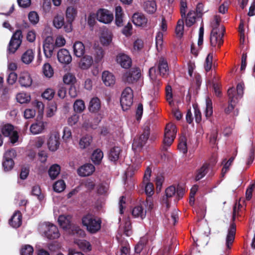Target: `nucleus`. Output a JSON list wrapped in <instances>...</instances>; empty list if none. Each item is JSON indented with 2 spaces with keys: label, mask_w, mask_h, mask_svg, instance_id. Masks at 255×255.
I'll return each instance as SVG.
<instances>
[{
  "label": "nucleus",
  "mask_w": 255,
  "mask_h": 255,
  "mask_svg": "<svg viewBox=\"0 0 255 255\" xmlns=\"http://www.w3.org/2000/svg\"><path fill=\"white\" fill-rule=\"evenodd\" d=\"M221 18L219 15H215L211 22L212 29L210 34V43L212 46L220 47L223 43V37L225 28L220 24Z\"/></svg>",
  "instance_id": "obj_1"
},
{
  "label": "nucleus",
  "mask_w": 255,
  "mask_h": 255,
  "mask_svg": "<svg viewBox=\"0 0 255 255\" xmlns=\"http://www.w3.org/2000/svg\"><path fill=\"white\" fill-rule=\"evenodd\" d=\"M59 225L66 231L69 234L74 235H77L81 237H83L85 235L84 230L80 228L79 227L73 225L71 223V216L70 215H60L58 220Z\"/></svg>",
  "instance_id": "obj_2"
},
{
  "label": "nucleus",
  "mask_w": 255,
  "mask_h": 255,
  "mask_svg": "<svg viewBox=\"0 0 255 255\" xmlns=\"http://www.w3.org/2000/svg\"><path fill=\"white\" fill-rule=\"evenodd\" d=\"M82 223L89 232L95 234L100 230L102 221L99 217L92 214H88L83 217Z\"/></svg>",
  "instance_id": "obj_3"
},
{
  "label": "nucleus",
  "mask_w": 255,
  "mask_h": 255,
  "mask_svg": "<svg viewBox=\"0 0 255 255\" xmlns=\"http://www.w3.org/2000/svg\"><path fill=\"white\" fill-rule=\"evenodd\" d=\"M236 94L235 90L233 88L229 89L228 91V94L229 97V104L227 108L225 109L226 113H229L234 108L235 104L238 102V99L241 98L244 93V84L239 83L237 86Z\"/></svg>",
  "instance_id": "obj_4"
},
{
  "label": "nucleus",
  "mask_w": 255,
  "mask_h": 255,
  "mask_svg": "<svg viewBox=\"0 0 255 255\" xmlns=\"http://www.w3.org/2000/svg\"><path fill=\"white\" fill-rule=\"evenodd\" d=\"M168 66L166 60L161 57L158 61V71L155 67L150 68L149 70V75L150 79L155 82H158L159 80L158 78V75L164 76L168 74Z\"/></svg>",
  "instance_id": "obj_5"
},
{
  "label": "nucleus",
  "mask_w": 255,
  "mask_h": 255,
  "mask_svg": "<svg viewBox=\"0 0 255 255\" xmlns=\"http://www.w3.org/2000/svg\"><path fill=\"white\" fill-rule=\"evenodd\" d=\"M16 156V152L15 149L11 148L5 152L3 154L2 166L5 171L11 170L14 163L13 159Z\"/></svg>",
  "instance_id": "obj_6"
},
{
  "label": "nucleus",
  "mask_w": 255,
  "mask_h": 255,
  "mask_svg": "<svg viewBox=\"0 0 255 255\" xmlns=\"http://www.w3.org/2000/svg\"><path fill=\"white\" fill-rule=\"evenodd\" d=\"M121 105L124 111L127 110L133 103V92L129 87H127L122 92Z\"/></svg>",
  "instance_id": "obj_7"
},
{
  "label": "nucleus",
  "mask_w": 255,
  "mask_h": 255,
  "mask_svg": "<svg viewBox=\"0 0 255 255\" xmlns=\"http://www.w3.org/2000/svg\"><path fill=\"white\" fill-rule=\"evenodd\" d=\"M177 132L175 125L172 123L168 124L165 129L163 143L164 146H169L172 143Z\"/></svg>",
  "instance_id": "obj_8"
},
{
  "label": "nucleus",
  "mask_w": 255,
  "mask_h": 255,
  "mask_svg": "<svg viewBox=\"0 0 255 255\" xmlns=\"http://www.w3.org/2000/svg\"><path fill=\"white\" fill-rule=\"evenodd\" d=\"M67 23L64 26V30L66 32H70L72 30V22L75 20L77 15V9L76 7L68 6L65 12Z\"/></svg>",
  "instance_id": "obj_9"
},
{
  "label": "nucleus",
  "mask_w": 255,
  "mask_h": 255,
  "mask_svg": "<svg viewBox=\"0 0 255 255\" xmlns=\"http://www.w3.org/2000/svg\"><path fill=\"white\" fill-rule=\"evenodd\" d=\"M149 132L148 129L145 130L143 133L136 136L132 143V148L135 152L140 151L148 138Z\"/></svg>",
  "instance_id": "obj_10"
},
{
  "label": "nucleus",
  "mask_w": 255,
  "mask_h": 255,
  "mask_svg": "<svg viewBox=\"0 0 255 255\" xmlns=\"http://www.w3.org/2000/svg\"><path fill=\"white\" fill-rule=\"evenodd\" d=\"M22 32L20 30H16L13 34L9 43L8 51L13 53L18 48L22 41Z\"/></svg>",
  "instance_id": "obj_11"
},
{
  "label": "nucleus",
  "mask_w": 255,
  "mask_h": 255,
  "mask_svg": "<svg viewBox=\"0 0 255 255\" xmlns=\"http://www.w3.org/2000/svg\"><path fill=\"white\" fill-rule=\"evenodd\" d=\"M1 132L3 135L9 137L12 143H15L18 139L17 131L14 129L13 126L10 124L4 125L1 128Z\"/></svg>",
  "instance_id": "obj_12"
},
{
  "label": "nucleus",
  "mask_w": 255,
  "mask_h": 255,
  "mask_svg": "<svg viewBox=\"0 0 255 255\" xmlns=\"http://www.w3.org/2000/svg\"><path fill=\"white\" fill-rule=\"evenodd\" d=\"M97 20L105 24H109L113 20V13L108 9L105 8L99 9L96 13Z\"/></svg>",
  "instance_id": "obj_13"
},
{
  "label": "nucleus",
  "mask_w": 255,
  "mask_h": 255,
  "mask_svg": "<svg viewBox=\"0 0 255 255\" xmlns=\"http://www.w3.org/2000/svg\"><path fill=\"white\" fill-rule=\"evenodd\" d=\"M141 77V71L139 68H132L126 72L124 78L126 82L129 84L134 83L137 82Z\"/></svg>",
  "instance_id": "obj_14"
},
{
  "label": "nucleus",
  "mask_w": 255,
  "mask_h": 255,
  "mask_svg": "<svg viewBox=\"0 0 255 255\" xmlns=\"http://www.w3.org/2000/svg\"><path fill=\"white\" fill-rule=\"evenodd\" d=\"M44 234L49 239H55L60 237V233L56 226L49 223H46Z\"/></svg>",
  "instance_id": "obj_15"
},
{
  "label": "nucleus",
  "mask_w": 255,
  "mask_h": 255,
  "mask_svg": "<svg viewBox=\"0 0 255 255\" xmlns=\"http://www.w3.org/2000/svg\"><path fill=\"white\" fill-rule=\"evenodd\" d=\"M54 40L52 36H47L43 41V48L45 56L47 58L52 56L55 48Z\"/></svg>",
  "instance_id": "obj_16"
},
{
  "label": "nucleus",
  "mask_w": 255,
  "mask_h": 255,
  "mask_svg": "<svg viewBox=\"0 0 255 255\" xmlns=\"http://www.w3.org/2000/svg\"><path fill=\"white\" fill-rule=\"evenodd\" d=\"M143 160L142 157L138 155H135L131 160V163L129 165L126 172L127 176H132L134 171L137 170Z\"/></svg>",
  "instance_id": "obj_17"
},
{
  "label": "nucleus",
  "mask_w": 255,
  "mask_h": 255,
  "mask_svg": "<svg viewBox=\"0 0 255 255\" xmlns=\"http://www.w3.org/2000/svg\"><path fill=\"white\" fill-rule=\"evenodd\" d=\"M57 58L60 63L65 65L70 64L72 60L69 51L65 48H61L58 51Z\"/></svg>",
  "instance_id": "obj_18"
},
{
  "label": "nucleus",
  "mask_w": 255,
  "mask_h": 255,
  "mask_svg": "<svg viewBox=\"0 0 255 255\" xmlns=\"http://www.w3.org/2000/svg\"><path fill=\"white\" fill-rule=\"evenodd\" d=\"M18 82L22 87H30L32 83L30 73L27 71L21 72L19 75Z\"/></svg>",
  "instance_id": "obj_19"
},
{
  "label": "nucleus",
  "mask_w": 255,
  "mask_h": 255,
  "mask_svg": "<svg viewBox=\"0 0 255 255\" xmlns=\"http://www.w3.org/2000/svg\"><path fill=\"white\" fill-rule=\"evenodd\" d=\"M132 22L136 26L145 27L147 25V19L141 13H135L132 16Z\"/></svg>",
  "instance_id": "obj_20"
},
{
  "label": "nucleus",
  "mask_w": 255,
  "mask_h": 255,
  "mask_svg": "<svg viewBox=\"0 0 255 255\" xmlns=\"http://www.w3.org/2000/svg\"><path fill=\"white\" fill-rule=\"evenodd\" d=\"M236 234V226L232 224L228 230V234L226 239V247L227 250L231 248V246L234 241Z\"/></svg>",
  "instance_id": "obj_21"
},
{
  "label": "nucleus",
  "mask_w": 255,
  "mask_h": 255,
  "mask_svg": "<svg viewBox=\"0 0 255 255\" xmlns=\"http://www.w3.org/2000/svg\"><path fill=\"white\" fill-rule=\"evenodd\" d=\"M47 144L50 150L56 151L60 144L59 133H55L51 134L48 139Z\"/></svg>",
  "instance_id": "obj_22"
},
{
  "label": "nucleus",
  "mask_w": 255,
  "mask_h": 255,
  "mask_svg": "<svg viewBox=\"0 0 255 255\" xmlns=\"http://www.w3.org/2000/svg\"><path fill=\"white\" fill-rule=\"evenodd\" d=\"M117 61L124 68H128L131 64V59L125 54H118L117 57Z\"/></svg>",
  "instance_id": "obj_23"
},
{
  "label": "nucleus",
  "mask_w": 255,
  "mask_h": 255,
  "mask_svg": "<svg viewBox=\"0 0 255 255\" xmlns=\"http://www.w3.org/2000/svg\"><path fill=\"white\" fill-rule=\"evenodd\" d=\"M95 167L92 164H86L78 170V173L81 176H89L95 171Z\"/></svg>",
  "instance_id": "obj_24"
},
{
  "label": "nucleus",
  "mask_w": 255,
  "mask_h": 255,
  "mask_svg": "<svg viewBox=\"0 0 255 255\" xmlns=\"http://www.w3.org/2000/svg\"><path fill=\"white\" fill-rule=\"evenodd\" d=\"M22 223V216L18 211L15 212L11 219L9 220V224L14 228L19 227Z\"/></svg>",
  "instance_id": "obj_25"
},
{
  "label": "nucleus",
  "mask_w": 255,
  "mask_h": 255,
  "mask_svg": "<svg viewBox=\"0 0 255 255\" xmlns=\"http://www.w3.org/2000/svg\"><path fill=\"white\" fill-rule=\"evenodd\" d=\"M93 63V57L91 56L86 55L84 56L79 63V67L83 70L89 69Z\"/></svg>",
  "instance_id": "obj_26"
},
{
  "label": "nucleus",
  "mask_w": 255,
  "mask_h": 255,
  "mask_svg": "<svg viewBox=\"0 0 255 255\" xmlns=\"http://www.w3.org/2000/svg\"><path fill=\"white\" fill-rule=\"evenodd\" d=\"M47 125V123L43 121H39L30 126V131L33 134H38L42 132L45 127Z\"/></svg>",
  "instance_id": "obj_27"
},
{
  "label": "nucleus",
  "mask_w": 255,
  "mask_h": 255,
  "mask_svg": "<svg viewBox=\"0 0 255 255\" xmlns=\"http://www.w3.org/2000/svg\"><path fill=\"white\" fill-rule=\"evenodd\" d=\"M73 48L74 53L76 57H81L85 53V46L81 41H76L73 44Z\"/></svg>",
  "instance_id": "obj_28"
},
{
  "label": "nucleus",
  "mask_w": 255,
  "mask_h": 255,
  "mask_svg": "<svg viewBox=\"0 0 255 255\" xmlns=\"http://www.w3.org/2000/svg\"><path fill=\"white\" fill-rule=\"evenodd\" d=\"M122 150L119 146H115L112 148L109 154V158L110 160L115 162L117 161L121 156Z\"/></svg>",
  "instance_id": "obj_29"
},
{
  "label": "nucleus",
  "mask_w": 255,
  "mask_h": 255,
  "mask_svg": "<svg viewBox=\"0 0 255 255\" xmlns=\"http://www.w3.org/2000/svg\"><path fill=\"white\" fill-rule=\"evenodd\" d=\"M65 19L62 13H57L53 18V25L57 29H60L62 27H64Z\"/></svg>",
  "instance_id": "obj_30"
},
{
  "label": "nucleus",
  "mask_w": 255,
  "mask_h": 255,
  "mask_svg": "<svg viewBox=\"0 0 255 255\" xmlns=\"http://www.w3.org/2000/svg\"><path fill=\"white\" fill-rule=\"evenodd\" d=\"M101 108V102L97 97L91 99L89 102L88 109L90 112L97 113Z\"/></svg>",
  "instance_id": "obj_31"
},
{
  "label": "nucleus",
  "mask_w": 255,
  "mask_h": 255,
  "mask_svg": "<svg viewBox=\"0 0 255 255\" xmlns=\"http://www.w3.org/2000/svg\"><path fill=\"white\" fill-rule=\"evenodd\" d=\"M102 80L106 86H110L114 84L115 78L112 73L104 71L102 74Z\"/></svg>",
  "instance_id": "obj_32"
},
{
  "label": "nucleus",
  "mask_w": 255,
  "mask_h": 255,
  "mask_svg": "<svg viewBox=\"0 0 255 255\" xmlns=\"http://www.w3.org/2000/svg\"><path fill=\"white\" fill-rule=\"evenodd\" d=\"M34 52L32 49H28L24 52L21 57L22 62L25 64H29L34 59Z\"/></svg>",
  "instance_id": "obj_33"
},
{
  "label": "nucleus",
  "mask_w": 255,
  "mask_h": 255,
  "mask_svg": "<svg viewBox=\"0 0 255 255\" xmlns=\"http://www.w3.org/2000/svg\"><path fill=\"white\" fill-rule=\"evenodd\" d=\"M61 167L57 164L52 165L48 170V175L51 180L55 179L60 174Z\"/></svg>",
  "instance_id": "obj_34"
},
{
  "label": "nucleus",
  "mask_w": 255,
  "mask_h": 255,
  "mask_svg": "<svg viewBox=\"0 0 255 255\" xmlns=\"http://www.w3.org/2000/svg\"><path fill=\"white\" fill-rule=\"evenodd\" d=\"M143 7L144 10L149 13H153L157 8L155 1L152 0L145 1L143 4Z\"/></svg>",
  "instance_id": "obj_35"
},
{
  "label": "nucleus",
  "mask_w": 255,
  "mask_h": 255,
  "mask_svg": "<svg viewBox=\"0 0 255 255\" xmlns=\"http://www.w3.org/2000/svg\"><path fill=\"white\" fill-rule=\"evenodd\" d=\"M112 40V34L108 31H103L100 37L101 43L104 46L109 45Z\"/></svg>",
  "instance_id": "obj_36"
},
{
  "label": "nucleus",
  "mask_w": 255,
  "mask_h": 255,
  "mask_svg": "<svg viewBox=\"0 0 255 255\" xmlns=\"http://www.w3.org/2000/svg\"><path fill=\"white\" fill-rule=\"evenodd\" d=\"M92 141V136L89 135H86L82 136L79 142L80 148L81 149L87 148L89 146Z\"/></svg>",
  "instance_id": "obj_37"
},
{
  "label": "nucleus",
  "mask_w": 255,
  "mask_h": 255,
  "mask_svg": "<svg viewBox=\"0 0 255 255\" xmlns=\"http://www.w3.org/2000/svg\"><path fill=\"white\" fill-rule=\"evenodd\" d=\"M132 214L133 216L135 218L143 219L145 217L146 211H145L141 206H137L132 210Z\"/></svg>",
  "instance_id": "obj_38"
},
{
  "label": "nucleus",
  "mask_w": 255,
  "mask_h": 255,
  "mask_svg": "<svg viewBox=\"0 0 255 255\" xmlns=\"http://www.w3.org/2000/svg\"><path fill=\"white\" fill-rule=\"evenodd\" d=\"M185 22L186 26L190 27L194 24L196 21V13L194 10L188 12L187 16H185Z\"/></svg>",
  "instance_id": "obj_39"
},
{
  "label": "nucleus",
  "mask_w": 255,
  "mask_h": 255,
  "mask_svg": "<svg viewBox=\"0 0 255 255\" xmlns=\"http://www.w3.org/2000/svg\"><path fill=\"white\" fill-rule=\"evenodd\" d=\"M74 243L83 251H89L91 250L92 248L90 244L85 240L76 239Z\"/></svg>",
  "instance_id": "obj_40"
},
{
  "label": "nucleus",
  "mask_w": 255,
  "mask_h": 255,
  "mask_svg": "<svg viewBox=\"0 0 255 255\" xmlns=\"http://www.w3.org/2000/svg\"><path fill=\"white\" fill-rule=\"evenodd\" d=\"M16 99L17 101L20 104L27 103L30 101V96L25 93H19L17 94Z\"/></svg>",
  "instance_id": "obj_41"
},
{
  "label": "nucleus",
  "mask_w": 255,
  "mask_h": 255,
  "mask_svg": "<svg viewBox=\"0 0 255 255\" xmlns=\"http://www.w3.org/2000/svg\"><path fill=\"white\" fill-rule=\"evenodd\" d=\"M120 230L123 232L124 234L128 237L131 235V224L128 219L125 221L124 225L121 226Z\"/></svg>",
  "instance_id": "obj_42"
},
{
  "label": "nucleus",
  "mask_w": 255,
  "mask_h": 255,
  "mask_svg": "<svg viewBox=\"0 0 255 255\" xmlns=\"http://www.w3.org/2000/svg\"><path fill=\"white\" fill-rule=\"evenodd\" d=\"M65 188L66 184L63 180H59L56 181L53 185V190L57 193L62 192Z\"/></svg>",
  "instance_id": "obj_43"
},
{
  "label": "nucleus",
  "mask_w": 255,
  "mask_h": 255,
  "mask_svg": "<svg viewBox=\"0 0 255 255\" xmlns=\"http://www.w3.org/2000/svg\"><path fill=\"white\" fill-rule=\"evenodd\" d=\"M94 55L95 60L96 62H100L105 55L104 49L101 47H97L95 48Z\"/></svg>",
  "instance_id": "obj_44"
},
{
  "label": "nucleus",
  "mask_w": 255,
  "mask_h": 255,
  "mask_svg": "<svg viewBox=\"0 0 255 255\" xmlns=\"http://www.w3.org/2000/svg\"><path fill=\"white\" fill-rule=\"evenodd\" d=\"M179 151L183 153H186L187 152V140L185 136L182 135L179 138V142L178 146Z\"/></svg>",
  "instance_id": "obj_45"
},
{
  "label": "nucleus",
  "mask_w": 255,
  "mask_h": 255,
  "mask_svg": "<svg viewBox=\"0 0 255 255\" xmlns=\"http://www.w3.org/2000/svg\"><path fill=\"white\" fill-rule=\"evenodd\" d=\"M103 157V153L100 149L95 150L91 156L92 160L96 164H98L100 162Z\"/></svg>",
  "instance_id": "obj_46"
},
{
  "label": "nucleus",
  "mask_w": 255,
  "mask_h": 255,
  "mask_svg": "<svg viewBox=\"0 0 255 255\" xmlns=\"http://www.w3.org/2000/svg\"><path fill=\"white\" fill-rule=\"evenodd\" d=\"M178 213L179 211L178 210H174L170 215H166V218L169 224L175 225L178 218Z\"/></svg>",
  "instance_id": "obj_47"
},
{
  "label": "nucleus",
  "mask_w": 255,
  "mask_h": 255,
  "mask_svg": "<svg viewBox=\"0 0 255 255\" xmlns=\"http://www.w3.org/2000/svg\"><path fill=\"white\" fill-rule=\"evenodd\" d=\"M42 71L44 75L47 78H51L53 75V69L48 63L44 64L42 67Z\"/></svg>",
  "instance_id": "obj_48"
},
{
  "label": "nucleus",
  "mask_w": 255,
  "mask_h": 255,
  "mask_svg": "<svg viewBox=\"0 0 255 255\" xmlns=\"http://www.w3.org/2000/svg\"><path fill=\"white\" fill-rule=\"evenodd\" d=\"M74 110L76 113H82L85 109L84 102L82 100H76L73 106Z\"/></svg>",
  "instance_id": "obj_49"
},
{
  "label": "nucleus",
  "mask_w": 255,
  "mask_h": 255,
  "mask_svg": "<svg viewBox=\"0 0 255 255\" xmlns=\"http://www.w3.org/2000/svg\"><path fill=\"white\" fill-rule=\"evenodd\" d=\"M184 32V21L183 19H179L175 28V33L176 36L179 38L183 35Z\"/></svg>",
  "instance_id": "obj_50"
},
{
  "label": "nucleus",
  "mask_w": 255,
  "mask_h": 255,
  "mask_svg": "<svg viewBox=\"0 0 255 255\" xmlns=\"http://www.w3.org/2000/svg\"><path fill=\"white\" fill-rule=\"evenodd\" d=\"M208 167V165L207 164H204L203 166L197 171L195 179L199 180L202 178L207 173V169Z\"/></svg>",
  "instance_id": "obj_51"
},
{
  "label": "nucleus",
  "mask_w": 255,
  "mask_h": 255,
  "mask_svg": "<svg viewBox=\"0 0 255 255\" xmlns=\"http://www.w3.org/2000/svg\"><path fill=\"white\" fill-rule=\"evenodd\" d=\"M32 193L33 195L37 196L40 201H42L44 199L45 196L41 193L40 188L38 185L33 187Z\"/></svg>",
  "instance_id": "obj_52"
},
{
  "label": "nucleus",
  "mask_w": 255,
  "mask_h": 255,
  "mask_svg": "<svg viewBox=\"0 0 255 255\" xmlns=\"http://www.w3.org/2000/svg\"><path fill=\"white\" fill-rule=\"evenodd\" d=\"M55 91L52 88L46 89L42 93V97L47 100H51L54 97Z\"/></svg>",
  "instance_id": "obj_53"
},
{
  "label": "nucleus",
  "mask_w": 255,
  "mask_h": 255,
  "mask_svg": "<svg viewBox=\"0 0 255 255\" xmlns=\"http://www.w3.org/2000/svg\"><path fill=\"white\" fill-rule=\"evenodd\" d=\"M213 113L212 103L209 98H207L206 100V110L205 114L206 117H210Z\"/></svg>",
  "instance_id": "obj_54"
},
{
  "label": "nucleus",
  "mask_w": 255,
  "mask_h": 255,
  "mask_svg": "<svg viewBox=\"0 0 255 255\" xmlns=\"http://www.w3.org/2000/svg\"><path fill=\"white\" fill-rule=\"evenodd\" d=\"M33 253V247L29 245L23 246L20 250L21 255H32Z\"/></svg>",
  "instance_id": "obj_55"
},
{
  "label": "nucleus",
  "mask_w": 255,
  "mask_h": 255,
  "mask_svg": "<svg viewBox=\"0 0 255 255\" xmlns=\"http://www.w3.org/2000/svg\"><path fill=\"white\" fill-rule=\"evenodd\" d=\"M28 19L30 22L33 24H37L39 20V16L35 11H31L28 14Z\"/></svg>",
  "instance_id": "obj_56"
},
{
  "label": "nucleus",
  "mask_w": 255,
  "mask_h": 255,
  "mask_svg": "<svg viewBox=\"0 0 255 255\" xmlns=\"http://www.w3.org/2000/svg\"><path fill=\"white\" fill-rule=\"evenodd\" d=\"M75 77L71 73H67L65 74L63 78V82L67 85L73 83L75 82Z\"/></svg>",
  "instance_id": "obj_57"
},
{
  "label": "nucleus",
  "mask_w": 255,
  "mask_h": 255,
  "mask_svg": "<svg viewBox=\"0 0 255 255\" xmlns=\"http://www.w3.org/2000/svg\"><path fill=\"white\" fill-rule=\"evenodd\" d=\"M72 133L70 129L67 127H65L63 131L62 138L63 140L67 142L71 138Z\"/></svg>",
  "instance_id": "obj_58"
},
{
  "label": "nucleus",
  "mask_w": 255,
  "mask_h": 255,
  "mask_svg": "<svg viewBox=\"0 0 255 255\" xmlns=\"http://www.w3.org/2000/svg\"><path fill=\"white\" fill-rule=\"evenodd\" d=\"M163 33L161 31H159L155 37V41H156V45L157 47V49L158 50H159L160 48H161V46L162 45L163 43Z\"/></svg>",
  "instance_id": "obj_59"
},
{
  "label": "nucleus",
  "mask_w": 255,
  "mask_h": 255,
  "mask_svg": "<svg viewBox=\"0 0 255 255\" xmlns=\"http://www.w3.org/2000/svg\"><path fill=\"white\" fill-rule=\"evenodd\" d=\"M213 55L209 54L206 57L205 63L204 65L205 69L206 71L210 70L212 65Z\"/></svg>",
  "instance_id": "obj_60"
},
{
  "label": "nucleus",
  "mask_w": 255,
  "mask_h": 255,
  "mask_svg": "<svg viewBox=\"0 0 255 255\" xmlns=\"http://www.w3.org/2000/svg\"><path fill=\"white\" fill-rule=\"evenodd\" d=\"M57 111V106L55 104H51L47 111L46 116L47 117L50 118L53 117Z\"/></svg>",
  "instance_id": "obj_61"
},
{
  "label": "nucleus",
  "mask_w": 255,
  "mask_h": 255,
  "mask_svg": "<svg viewBox=\"0 0 255 255\" xmlns=\"http://www.w3.org/2000/svg\"><path fill=\"white\" fill-rule=\"evenodd\" d=\"M143 47V42L140 39L135 40L133 44V50L134 51H140Z\"/></svg>",
  "instance_id": "obj_62"
},
{
  "label": "nucleus",
  "mask_w": 255,
  "mask_h": 255,
  "mask_svg": "<svg viewBox=\"0 0 255 255\" xmlns=\"http://www.w3.org/2000/svg\"><path fill=\"white\" fill-rule=\"evenodd\" d=\"M57 95L61 99H64L66 95V89L62 84L58 85Z\"/></svg>",
  "instance_id": "obj_63"
},
{
  "label": "nucleus",
  "mask_w": 255,
  "mask_h": 255,
  "mask_svg": "<svg viewBox=\"0 0 255 255\" xmlns=\"http://www.w3.org/2000/svg\"><path fill=\"white\" fill-rule=\"evenodd\" d=\"M109 185L106 183H102L98 186V192L100 194H106L108 190Z\"/></svg>",
  "instance_id": "obj_64"
}]
</instances>
